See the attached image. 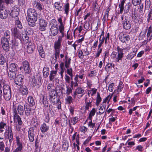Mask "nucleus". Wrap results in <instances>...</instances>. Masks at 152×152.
Masks as SVG:
<instances>
[{"label": "nucleus", "instance_id": "f257e3e1", "mask_svg": "<svg viewBox=\"0 0 152 152\" xmlns=\"http://www.w3.org/2000/svg\"><path fill=\"white\" fill-rule=\"evenodd\" d=\"M37 15L38 14L35 9L30 8L28 10L26 19L29 26L31 27L35 26V23L37 20Z\"/></svg>", "mask_w": 152, "mask_h": 152}, {"label": "nucleus", "instance_id": "f03ea898", "mask_svg": "<svg viewBox=\"0 0 152 152\" xmlns=\"http://www.w3.org/2000/svg\"><path fill=\"white\" fill-rule=\"evenodd\" d=\"M117 53L115 51H113L111 55V58H115V61L116 62H118L120 60H121L124 56V53H123V49L120 48L118 46L117 47Z\"/></svg>", "mask_w": 152, "mask_h": 152}, {"label": "nucleus", "instance_id": "7ed1b4c3", "mask_svg": "<svg viewBox=\"0 0 152 152\" xmlns=\"http://www.w3.org/2000/svg\"><path fill=\"white\" fill-rule=\"evenodd\" d=\"M131 18V16H129L127 14H125L124 15L121 17L122 24L124 29L128 30L131 28V24L130 22Z\"/></svg>", "mask_w": 152, "mask_h": 152}, {"label": "nucleus", "instance_id": "20e7f679", "mask_svg": "<svg viewBox=\"0 0 152 152\" xmlns=\"http://www.w3.org/2000/svg\"><path fill=\"white\" fill-rule=\"evenodd\" d=\"M57 91V90L56 88V89H53L51 91L48 92L50 100L52 103L54 104L59 103V102L60 101L58 98L57 97L58 94Z\"/></svg>", "mask_w": 152, "mask_h": 152}, {"label": "nucleus", "instance_id": "39448f33", "mask_svg": "<svg viewBox=\"0 0 152 152\" xmlns=\"http://www.w3.org/2000/svg\"><path fill=\"white\" fill-rule=\"evenodd\" d=\"M3 92L5 100L6 101L9 100L11 97V91L10 86L8 85L5 86Z\"/></svg>", "mask_w": 152, "mask_h": 152}, {"label": "nucleus", "instance_id": "423d86ee", "mask_svg": "<svg viewBox=\"0 0 152 152\" xmlns=\"http://www.w3.org/2000/svg\"><path fill=\"white\" fill-rule=\"evenodd\" d=\"M8 12L5 9L4 5H0V18L2 19L7 18L8 16Z\"/></svg>", "mask_w": 152, "mask_h": 152}, {"label": "nucleus", "instance_id": "0eeeda50", "mask_svg": "<svg viewBox=\"0 0 152 152\" xmlns=\"http://www.w3.org/2000/svg\"><path fill=\"white\" fill-rule=\"evenodd\" d=\"M38 21L39 23V29L41 31H44L46 30V27L48 24V22L42 18L39 19Z\"/></svg>", "mask_w": 152, "mask_h": 152}, {"label": "nucleus", "instance_id": "6e6552de", "mask_svg": "<svg viewBox=\"0 0 152 152\" xmlns=\"http://www.w3.org/2000/svg\"><path fill=\"white\" fill-rule=\"evenodd\" d=\"M22 64L24 72L26 74H28L31 72V68L29 63L26 61H23Z\"/></svg>", "mask_w": 152, "mask_h": 152}, {"label": "nucleus", "instance_id": "1a4fd4ad", "mask_svg": "<svg viewBox=\"0 0 152 152\" xmlns=\"http://www.w3.org/2000/svg\"><path fill=\"white\" fill-rule=\"evenodd\" d=\"M1 43L2 48L6 52L9 51L10 47L9 44V40L4 39H1Z\"/></svg>", "mask_w": 152, "mask_h": 152}, {"label": "nucleus", "instance_id": "9d476101", "mask_svg": "<svg viewBox=\"0 0 152 152\" xmlns=\"http://www.w3.org/2000/svg\"><path fill=\"white\" fill-rule=\"evenodd\" d=\"M32 4L33 8L39 11H41L43 9L44 6L39 2L34 1H33Z\"/></svg>", "mask_w": 152, "mask_h": 152}, {"label": "nucleus", "instance_id": "9b49d317", "mask_svg": "<svg viewBox=\"0 0 152 152\" xmlns=\"http://www.w3.org/2000/svg\"><path fill=\"white\" fill-rule=\"evenodd\" d=\"M11 31L15 37L18 39H21V33L16 27L12 28Z\"/></svg>", "mask_w": 152, "mask_h": 152}, {"label": "nucleus", "instance_id": "f8f14e48", "mask_svg": "<svg viewBox=\"0 0 152 152\" xmlns=\"http://www.w3.org/2000/svg\"><path fill=\"white\" fill-rule=\"evenodd\" d=\"M24 77V76L21 75H17L15 79H14L15 83L16 85L20 86L23 83Z\"/></svg>", "mask_w": 152, "mask_h": 152}, {"label": "nucleus", "instance_id": "ddd939ff", "mask_svg": "<svg viewBox=\"0 0 152 152\" xmlns=\"http://www.w3.org/2000/svg\"><path fill=\"white\" fill-rule=\"evenodd\" d=\"M19 91L23 95L26 96L28 93V88L24 85H22L20 86Z\"/></svg>", "mask_w": 152, "mask_h": 152}, {"label": "nucleus", "instance_id": "4468645a", "mask_svg": "<svg viewBox=\"0 0 152 152\" xmlns=\"http://www.w3.org/2000/svg\"><path fill=\"white\" fill-rule=\"evenodd\" d=\"M58 26H51L50 29V35L53 36H55L58 33Z\"/></svg>", "mask_w": 152, "mask_h": 152}, {"label": "nucleus", "instance_id": "2eb2a0df", "mask_svg": "<svg viewBox=\"0 0 152 152\" xmlns=\"http://www.w3.org/2000/svg\"><path fill=\"white\" fill-rule=\"evenodd\" d=\"M34 129L33 127H31L29 128L28 132L29 140L31 142H33L34 140Z\"/></svg>", "mask_w": 152, "mask_h": 152}, {"label": "nucleus", "instance_id": "dca6fc26", "mask_svg": "<svg viewBox=\"0 0 152 152\" xmlns=\"http://www.w3.org/2000/svg\"><path fill=\"white\" fill-rule=\"evenodd\" d=\"M119 39L122 42L125 43L128 42L129 40V35L123 34L120 35Z\"/></svg>", "mask_w": 152, "mask_h": 152}, {"label": "nucleus", "instance_id": "f3484780", "mask_svg": "<svg viewBox=\"0 0 152 152\" xmlns=\"http://www.w3.org/2000/svg\"><path fill=\"white\" fill-rule=\"evenodd\" d=\"M92 100L91 98L89 99L86 98L85 99V108L86 110H88L89 107H91L92 106Z\"/></svg>", "mask_w": 152, "mask_h": 152}, {"label": "nucleus", "instance_id": "a211bd4d", "mask_svg": "<svg viewBox=\"0 0 152 152\" xmlns=\"http://www.w3.org/2000/svg\"><path fill=\"white\" fill-rule=\"evenodd\" d=\"M35 45L33 43H28L27 47V52L29 54L32 53L35 49Z\"/></svg>", "mask_w": 152, "mask_h": 152}, {"label": "nucleus", "instance_id": "6ab92c4d", "mask_svg": "<svg viewBox=\"0 0 152 152\" xmlns=\"http://www.w3.org/2000/svg\"><path fill=\"white\" fill-rule=\"evenodd\" d=\"M37 49L41 57L43 58H44L45 56V54L42 45H38Z\"/></svg>", "mask_w": 152, "mask_h": 152}, {"label": "nucleus", "instance_id": "aec40b11", "mask_svg": "<svg viewBox=\"0 0 152 152\" xmlns=\"http://www.w3.org/2000/svg\"><path fill=\"white\" fill-rule=\"evenodd\" d=\"M9 71L17 72L18 69V66L15 63H11L9 66Z\"/></svg>", "mask_w": 152, "mask_h": 152}, {"label": "nucleus", "instance_id": "412c9836", "mask_svg": "<svg viewBox=\"0 0 152 152\" xmlns=\"http://www.w3.org/2000/svg\"><path fill=\"white\" fill-rule=\"evenodd\" d=\"M10 31L7 30L5 31L4 35L1 38V39L9 40H10Z\"/></svg>", "mask_w": 152, "mask_h": 152}, {"label": "nucleus", "instance_id": "4be33fe9", "mask_svg": "<svg viewBox=\"0 0 152 152\" xmlns=\"http://www.w3.org/2000/svg\"><path fill=\"white\" fill-rule=\"evenodd\" d=\"M54 6L55 9L61 11L63 9V7L62 5L61 4L60 2L57 1L55 3Z\"/></svg>", "mask_w": 152, "mask_h": 152}, {"label": "nucleus", "instance_id": "5701e85b", "mask_svg": "<svg viewBox=\"0 0 152 152\" xmlns=\"http://www.w3.org/2000/svg\"><path fill=\"white\" fill-rule=\"evenodd\" d=\"M49 129V126L46 124L44 123L41 125L40 128V129L42 133H45L47 132Z\"/></svg>", "mask_w": 152, "mask_h": 152}, {"label": "nucleus", "instance_id": "b1692460", "mask_svg": "<svg viewBox=\"0 0 152 152\" xmlns=\"http://www.w3.org/2000/svg\"><path fill=\"white\" fill-rule=\"evenodd\" d=\"M57 72V71L52 70L50 71V80L51 81H53V80L55 78L56 76Z\"/></svg>", "mask_w": 152, "mask_h": 152}, {"label": "nucleus", "instance_id": "393cba45", "mask_svg": "<svg viewBox=\"0 0 152 152\" xmlns=\"http://www.w3.org/2000/svg\"><path fill=\"white\" fill-rule=\"evenodd\" d=\"M16 72L9 71L8 76L10 79L11 80H14L16 77Z\"/></svg>", "mask_w": 152, "mask_h": 152}, {"label": "nucleus", "instance_id": "a878e982", "mask_svg": "<svg viewBox=\"0 0 152 152\" xmlns=\"http://www.w3.org/2000/svg\"><path fill=\"white\" fill-rule=\"evenodd\" d=\"M28 105L30 107H32L35 104L34 99L31 96H29L28 97Z\"/></svg>", "mask_w": 152, "mask_h": 152}, {"label": "nucleus", "instance_id": "bb28decb", "mask_svg": "<svg viewBox=\"0 0 152 152\" xmlns=\"http://www.w3.org/2000/svg\"><path fill=\"white\" fill-rule=\"evenodd\" d=\"M49 74V68L47 66L44 67L43 70V77L45 78L47 77Z\"/></svg>", "mask_w": 152, "mask_h": 152}, {"label": "nucleus", "instance_id": "cd10ccee", "mask_svg": "<svg viewBox=\"0 0 152 152\" xmlns=\"http://www.w3.org/2000/svg\"><path fill=\"white\" fill-rule=\"evenodd\" d=\"M19 10H16L15 8L13 10H12L10 13V15L12 17H14L16 18H18V16L19 15Z\"/></svg>", "mask_w": 152, "mask_h": 152}, {"label": "nucleus", "instance_id": "c85d7f7f", "mask_svg": "<svg viewBox=\"0 0 152 152\" xmlns=\"http://www.w3.org/2000/svg\"><path fill=\"white\" fill-rule=\"evenodd\" d=\"M61 46V43L55 41L54 44V48L55 51H60Z\"/></svg>", "mask_w": 152, "mask_h": 152}, {"label": "nucleus", "instance_id": "c756f323", "mask_svg": "<svg viewBox=\"0 0 152 152\" xmlns=\"http://www.w3.org/2000/svg\"><path fill=\"white\" fill-rule=\"evenodd\" d=\"M17 111L18 113L20 115H23V114L24 108L21 105H18L17 107Z\"/></svg>", "mask_w": 152, "mask_h": 152}, {"label": "nucleus", "instance_id": "7c9ffc66", "mask_svg": "<svg viewBox=\"0 0 152 152\" xmlns=\"http://www.w3.org/2000/svg\"><path fill=\"white\" fill-rule=\"evenodd\" d=\"M26 105H24V108L26 107V110L25 108H24V110L26 115L28 117L31 115V113H32V109L30 108H27L26 107Z\"/></svg>", "mask_w": 152, "mask_h": 152}, {"label": "nucleus", "instance_id": "2f4dec72", "mask_svg": "<svg viewBox=\"0 0 152 152\" xmlns=\"http://www.w3.org/2000/svg\"><path fill=\"white\" fill-rule=\"evenodd\" d=\"M15 19V25L17 26L18 28H19L20 29H22L23 28V26L21 22L19 20L18 18H17Z\"/></svg>", "mask_w": 152, "mask_h": 152}, {"label": "nucleus", "instance_id": "473e14b6", "mask_svg": "<svg viewBox=\"0 0 152 152\" xmlns=\"http://www.w3.org/2000/svg\"><path fill=\"white\" fill-rule=\"evenodd\" d=\"M55 108V107L52 104L49 105L48 110L49 113L52 117L54 116L55 115V113L54 110Z\"/></svg>", "mask_w": 152, "mask_h": 152}, {"label": "nucleus", "instance_id": "72a5a7b5", "mask_svg": "<svg viewBox=\"0 0 152 152\" xmlns=\"http://www.w3.org/2000/svg\"><path fill=\"white\" fill-rule=\"evenodd\" d=\"M125 0H122L119 5V7L120 9V13L122 14L124 9V4L125 3Z\"/></svg>", "mask_w": 152, "mask_h": 152}, {"label": "nucleus", "instance_id": "f704fd0d", "mask_svg": "<svg viewBox=\"0 0 152 152\" xmlns=\"http://www.w3.org/2000/svg\"><path fill=\"white\" fill-rule=\"evenodd\" d=\"M69 3H67L64 5V13L66 15H68L69 13Z\"/></svg>", "mask_w": 152, "mask_h": 152}, {"label": "nucleus", "instance_id": "c9c22d12", "mask_svg": "<svg viewBox=\"0 0 152 152\" xmlns=\"http://www.w3.org/2000/svg\"><path fill=\"white\" fill-rule=\"evenodd\" d=\"M96 112V110L95 108H93L91 111L88 116V118L90 120L92 119V117L95 115Z\"/></svg>", "mask_w": 152, "mask_h": 152}, {"label": "nucleus", "instance_id": "e433bc0d", "mask_svg": "<svg viewBox=\"0 0 152 152\" xmlns=\"http://www.w3.org/2000/svg\"><path fill=\"white\" fill-rule=\"evenodd\" d=\"M66 96V97L65 99L66 102L68 104H70L72 102V97L69 95Z\"/></svg>", "mask_w": 152, "mask_h": 152}, {"label": "nucleus", "instance_id": "4c0bfd02", "mask_svg": "<svg viewBox=\"0 0 152 152\" xmlns=\"http://www.w3.org/2000/svg\"><path fill=\"white\" fill-rule=\"evenodd\" d=\"M8 139L9 140V142L10 143H11L13 139V135L12 132L11 130V129L9 130L8 132Z\"/></svg>", "mask_w": 152, "mask_h": 152}, {"label": "nucleus", "instance_id": "58836bf2", "mask_svg": "<svg viewBox=\"0 0 152 152\" xmlns=\"http://www.w3.org/2000/svg\"><path fill=\"white\" fill-rule=\"evenodd\" d=\"M22 37L23 40V41L25 43L27 44L29 42V37L26 34H23Z\"/></svg>", "mask_w": 152, "mask_h": 152}, {"label": "nucleus", "instance_id": "ea45409f", "mask_svg": "<svg viewBox=\"0 0 152 152\" xmlns=\"http://www.w3.org/2000/svg\"><path fill=\"white\" fill-rule=\"evenodd\" d=\"M32 83L33 86L37 88L39 87L40 84L35 78L32 79Z\"/></svg>", "mask_w": 152, "mask_h": 152}, {"label": "nucleus", "instance_id": "a19ab883", "mask_svg": "<svg viewBox=\"0 0 152 152\" xmlns=\"http://www.w3.org/2000/svg\"><path fill=\"white\" fill-rule=\"evenodd\" d=\"M124 86L123 82L122 81H120L118 86L117 87V91L118 92H121L123 89Z\"/></svg>", "mask_w": 152, "mask_h": 152}, {"label": "nucleus", "instance_id": "79ce46f5", "mask_svg": "<svg viewBox=\"0 0 152 152\" xmlns=\"http://www.w3.org/2000/svg\"><path fill=\"white\" fill-rule=\"evenodd\" d=\"M20 39H13L12 41V45L13 46H18Z\"/></svg>", "mask_w": 152, "mask_h": 152}, {"label": "nucleus", "instance_id": "37998d69", "mask_svg": "<svg viewBox=\"0 0 152 152\" xmlns=\"http://www.w3.org/2000/svg\"><path fill=\"white\" fill-rule=\"evenodd\" d=\"M12 0H0V5H4V3L7 5L12 2Z\"/></svg>", "mask_w": 152, "mask_h": 152}, {"label": "nucleus", "instance_id": "c03bdc74", "mask_svg": "<svg viewBox=\"0 0 152 152\" xmlns=\"http://www.w3.org/2000/svg\"><path fill=\"white\" fill-rule=\"evenodd\" d=\"M139 6L138 8V11L140 13L143 14L144 13V11H143L144 10V5L143 4H141L140 5H139Z\"/></svg>", "mask_w": 152, "mask_h": 152}, {"label": "nucleus", "instance_id": "a18cd8bd", "mask_svg": "<svg viewBox=\"0 0 152 152\" xmlns=\"http://www.w3.org/2000/svg\"><path fill=\"white\" fill-rule=\"evenodd\" d=\"M6 62V59L1 54H0V65H4Z\"/></svg>", "mask_w": 152, "mask_h": 152}, {"label": "nucleus", "instance_id": "49530a36", "mask_svg": "<svg viewBox=\"0 0 152 152\" xmlns=\"http://www.w3.org/2000/svg\"><path fill=\"white\" fill-rule=\"evenodd\" d=\"M76 92H77V94H82V96L84 94V90L81 87H78L75 90Z\"/></svg>", "mask_w": 152, "mask_h": 152}, {"label": "nucleus", "instance_id": "de8ad7c7", "mask_svg": "<svg viewBox=\"0 0 152 152\" xmlns=\"http://www.w3.org/2000/svg\"><path fill=\"white\" fill-rule=\"evenodd\" d=\"M85 56H88L90 54L89 52L88 51L87 47L86 46L84 47L81 49Z\"/></svg>", "mask_w": 152, "mask_h": 152}, {"label": "nucleus", "instance_id": "09e8293b", "mask_svg": "<svg viewBox=\"0 0 152 152\" xmlns=\"http://www.w3.org/2000/svg\"><path fill=\"white\" fill-rule=\"evenodd\" d=\"M71 59L69 58V59L65 60L64 62V65L66 68H69L70 66Z\"/></svg>", "mask_w": 152, "mask_h": 152}, {"label": "nucleus", "instance_id": "8fccbe9b", "mask_svg": "<svg viewBox=\"0 0 152 152\" xmlns=\"http://www.w3.org/2000/svg\"><path fill=\"white\" fill-rule=\"evenodd\" d=\"M97 74V72L96 70L91 71L90 73H88V76L90 77H95Z\"/></svg>", "mask_w": 152, "mask_h": 152}, {"label": "nucleus", "instance_id": "3c124183", "mask_svg": "<svg viewBox=\"0 0 152 152\" xmlns=\"http://www.w3.org/2000/svg\"><path fill=\"white\" fill-rule=\"evenodd\" d=\"M44 116L45 117L44 119L45 121L48 123L50 121V118L49 113H44Z\"/></svg>", "mask_w": 152, "mask_h": 152}, {"label": "nucleus", "instance_id": "603ef678", "mask_svg": "<svg viewBox=\"0 0 152 152\" xmlns=\"http://www.w3.org/2000/svg\"><path fill=\"white\" fill-rule=\"evenodd\" d=\"M58 28L60 32L61 33V35H62V36H63L64 34V25H60L58 26Z\"/></svg>", "mask_w": 152, "mask_h": 152}, {"label": "nucleus", "instance_id": "864d4df0", "mask_svg": "<svg viewBox=\"0 0 152 152\" xmlns=\"http://www.w3.org/2000/svg\"><path fill=\"white\" fill-rule=\"evenodd\" d=\"M114 64L112 65L111 63H108L106 66L105 69L106 71H109L112 69V67H114Z\"/></svg>", "mask_w": 152, "mask_h": 152}, {"label": "nucleus", "instance_id": "5fc2aeb1", "mask_svg": "<svg viewBox=\"0 0 152 152\" xmlns=\"http://www.w3.org/2000/svg\"><path fill=\"white\" fill-rule=\"evenodd\" d=\"M6 125V124L2 122L0 123V134L4 131V126Z\"/></svg>", "mask_w": 152, "mask_h": 152}, {"label": "nucleus", "instance_id": "6e6d98bb", "mask_svg": "<svg viewBox=\"0 0 152 152\" xmlns=\"http://www.w3.org/2000/svg\"><path fill=\"white\" fill-rule=\"evenodd\" d=\"M102 101V98L100 96V93L99 92L97 93V96L96 99V105H98Z\"/></svg>", "mask_w": 152, "mask_h": 152}, {"label": "nucleus", "instance_id": "4d7b16f0", "mask_svg": "<svg viewBox=\"0 0 152 152\" xmlns=\"http://www.w3.org/2000/svg\"><path fill=\"white\" fill-rule=\"evenodd\" d=\"M66 90L65 94L66 96H68L72 92V88L71 87H69L68 86H66Z\"/></svg>", "mask_w": 152, "mask_h": 152}, {"label": "nucleus", "instance_id": "13d9d810", "mask_svg": "<svg viewBox=\"0 0 152 152\" xmlns=\"http://www.w3.org/2000/svg\"><path fill=\"white\" fill-rule=\"evenodd\" d=\"M132 3L134 6H138L141 3V0H132Z\"/></svg>", "mask_w": 152, "mask_h": 152}, {"label": "nucleus", "instance_id": "bf43d9fd", "mask_svg": "<svg viewBox=\"0 0 152 152\" xmlns=\"http://www.w3.org/2000/svg\"><path fill=\"white\" fill-rule=\"evenodd\" d=\"M113 94L111 95H109L108 96L105 98L103 100V103H105L107 101V103L108 104L110 99H111L112 97Z\"/></svg>", "mask_w": 152, "mask_h": 152}, {"label": "nucleus", "instance_id": "052dcab7", "mask_svg": "<svg viewBox=\"0 0 152 152\" xmlns=\"http://www.w3.org/2000/svg\"><path fill=\"white\" fill-rule=\"evenodd\" d=\"M136 55V53L133 54V53H130L129 54H128L126 57V59L131 60Z\"/></svg>", "mask_w": 152, "mask_h": 152}, {"label": "nucleus", "instance_id": "680f3d73", "mask_svg": "<svg viewBox=\"0 0 152 152\" xmlns=\"http://www.w3.org/2000/svg\"><path fill=\"white\" fill-rule=\"evenodd\" d=\"M151 6V2L150 0H146L145 5V10H148Z\"/></svg>", "mask_w": 152, "mask_h": 152}, {"label": "nucleus", "instance_id": "e2e57ef3", "mask_svg": "<svg viewBox=\"0 0 152 152\" xmlns=\"http://www.w3.org/2000/svg\"><path fill=\"white\" fill-rule=\"evenodd\" d=\"M78 121V118L77 117H75L73 118L71 121V123L73 125H75L76 123H77Z\"/></svg>", "mask_w": 152, "mask_h": 152}, {"label": "nucleus", "instance_id": "0e129e2a", "mask_svg": "<svg viewBox=\"0 0 152 152\" xmlns=\"http://www.w3.org/2000/svg\"><path fill=\"white\" fill-rule=\"evenodd\" d=\"M99 110H102V111H99V112H97L96 113L97 115H101L103 114L105 110V108L104 106H101L99 108Z\"/></svg>", "mask_w": 152, "mask_h": 152}, {"label": "nucleus", "instance_id": "69168bd1", "mask_svg": "<svg viewBox=\"0 0 152 152\" xmlns=\"http://www.w3.org/2000/svg\"><path fill=\"white\" fill-rule=\"evenodd\" d=\"M84 56H85L81 50H79L78 53V56L79 58L81 59H83Z\"/></svg>", "mask_w": 152, "mask_h": 152}, {"label": "nucleus", "instance_id": "338daca9", "mask_svg": "<svg viewBox=\"0 0 152 152\" xmlns=\"http://www.w3.org/2000/svg\"><path fill=\"white\" fill-rule=\"evenodd\" d=\"M84 28L87 30H90V24L88 22H86L84 23Z\"/></svg>", "mask_w": 152, "mask_h": 152}, {"label": "nucleus", "instance_id": "774afa93", "mask_svg": "<svg viewBox=\"0 0 152 152\" xmlns=\"http://www.w3.org/2000/svg\"><path fill=\"white\" fill-rule=\"evenodd\" d=\"M152 32V27L151 26L148 28V32L147 33L146 36L147 37H148L151 34Z\"/></svg>", "mask_w": 152, "mask_h": 152}]
</instances>
